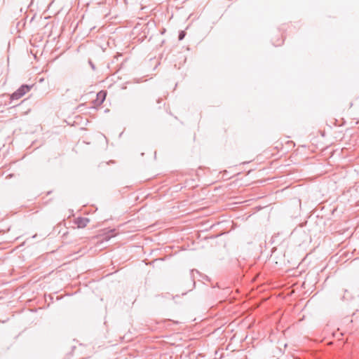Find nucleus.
Returning <instances> with one entry per match:
<instances>
[{
	"instance_id": "nucleus-1",
	"label": "nucleus",
	"mask_w": 359,
	"mask_h": 359,
	"mask_svg": "<svg viewBox=\"0 0 359 359\" xmlns=\"http://www.w3.org/2000/svg\"><path fill=\"white\" fill-rule=\"evenodd\" d=\"M32 87L33 85H22L18 89H17L13 93L11 94V99L13 100L20 99V97L24 96L27 92H29Z\"/></svg>"
},
{
	"instance_id": "nucleus-2",
	"label": "nucleus",
	"mask_w": 359,
	"mask_h": 359,
	"mask_svg": "<svg viewBox=\"0 0 359 359\" xmlns=\"http://www.w3.org/2000/svg\"><path fill=\"white\" fill-rule=\"evenodd\" d=\"M90 222V219L87 217H79L75 219L74 223L79 228H84Z\"/></svg>"
},
{
	"instance_id": "nucleus-3",
	"label": "nucleus",
	"mask_w": 359,
	"mask_h": 359,
	"mask_svg": "<svg viewBox=\"0 0 359 359\" xmlns=\"http://www.w3.org/2000/svg\"><path fill=\"white\" fill-rule=\"evenodd\" d=\"M197 273V274H199V271L196 269H192L190 271V277H191V288L189 290V291H191L193 290V288L195 287V280H194V273Z\"/></svg>"
},
{
	"instance_id": "nucleus-4",
	"label": "nucleus",
	"mask_w": 359,
	"mask_h": 359,
	"mask_svg": "<svg viewBox=\"0 0 359 359\" xmlns=\"http://www.w3.org/2000/svg\"><path fill=\"white\" fill-rule=\"evenodd\" d=\"M107 93L105 91L101 90L97 94V99L100 100V103L102 104L106 97Z\"/></svg>"
},
{
	"instance_id": "nucleus-5",
	"label": "nucleus",
	"mask_w": 359,
	"mask_h": 359,
	"mask_svg": "<svg viewBox=\"0 0 359 359\" xmlns=\"http://www.w3.org/2000/svg\"><path fill=\"white\" fill-rule=\"evenodd\" d=\"M185 36V32L184 31H181L179 33L178 39L180 41L182 40Z\"/></svg>"
},
{
	"instance_id": "nucleus-6",
	"label": "nucleus",
	"mask_w": 359,
	"mask_h": 359,
	"mask_svg": "<svg viewBox=\"0 0 359 359\" xmlns=\"http://www.w3.org/2000/svg\"><path fill=\"white\" fill-rule=\"evenodd\" d=\"M88 63H89L90 66V67L92 68V69L93 70H95V65L93 64V62L90 60H88Z\"/></svg>"
}]
</instances>
